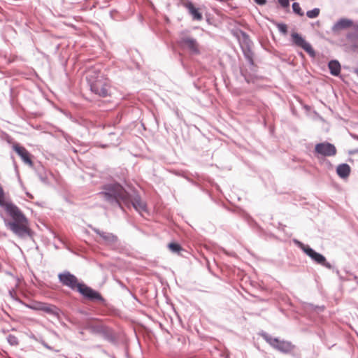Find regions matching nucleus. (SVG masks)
<instances>
[{
  "mask_svg": "<svg viewBox=\"0 0 358 358\" xmlns=\"http://www.w3.org/2000/svg\"><path fill=\"white\" fill-rule=\"evenodd\" d=\"M0 206L3 207L12 218V221L5 220V225L19 238L30 236L29 222L22 211L12 202L4 197L3 190L0 186Z\"/></svg>",
  "mask_w": 358,
  "mask_h": 358,
  "instance_id": "f257e3e1",
  "label": "nucleus"
},
{
  "mask_svg": "<svg viewBox=\"0 0 358 358\" xmlns=\"http://www.w3.org/2000/svg\"><path fill=\"white\" fill-rule=\"evenodd\" d=\"M86 78L92 92L101 96H108L109 91L108 81L98 70L95 69L89 70L87 72Z\"/></svg>",
  "mask_w": 358,
  "mask_h": 358,
  "instance_id": "f03ea898",
  "label": "nucleus"
},
{
  "mask_svg": "<svg viewBox=\"0 0 358 358\" xmlns=\"http://www.w3.org/2000/svg\"><path fill=\"white\" fill-rule=\"evenodd\" d=\"M103 199L111 204L120 206V203H129L128 193L119 184H109L104 187V192L101 194Z\"/></svg>",
  "mask_w": 358,
  "mask_h": 358,
  "instance_id": "7ed1b4c3",
  "label": "nucleus"
},
{
  "mask_svg": "<svg viewBox=\"0 0 358 358\" xmlns=\"http://www.w3.org/2000/svg\"><path fill=\"white\" fill-rule=\"evenodd\" d=\"M59 278L64 285L72 289L77 288L80 294L90 299H101V295L97 292L83 284L78 283L76 277L69 272L59 274Z\"/></svg>",
  "mask_w": 358,
  "mask_h": 358,
  "instance_id": "20e7f679",
  "label": "nucleus"
},
{
  "mask_svg": "<svg viewBox=\"0 0 358 358\" xmlns=\"http://www.w3.org/2000/svg\"><path fill=\"white\" fill-rule=\"evenodd\" d=\"M315 150L317 154L325 157H331L336 154V147L327 142L317 143L315 147Z\"/></svg>",
  "mask_w": 358,
  "mask_h": 358,
  "instance_id": "39448f33",
  "label": "nucleus"
},
{
  "mask_svg": "<svg viewBox=\"0 0 358 358\" xmlns=\"http://www.w3.org/2000/svg\"><path fill=\"white\" fill-rule=\"evenodd\" d=\"M179 43L182 48H187L192 53L198 54L199 52V44L196 41L187 35L181 36Z\"/></svg>",
  "mask_w": 358,
  "mask_h": 358,
  "instance_id": "423d86ee",
  "label": "nucleus"
},
{
  "mask_svg": "<svg viewBox=\"0 0 358 358\" xmlns=\"http://www.w3.org/2000/svg\"><path fill=\"white\" fill-rule=\"evenodd\" d=\"M292 38L293 43L299 47L303 48L309 55L314 56L315 52L312 48L310 44L308 43L301 35L297 33H293L292 34Z\"/></svg>",
  "mask_w": 358,
  "mask_h": 358,
  "instance_id": "0eeeda50",
  "label": "nucleus"
},
{
  "mask_svg": "<svg viewBox=\"0 0 358 358\" xmlns=\"http://www.w3.org/2000/svg\"><path fill=\"white\" fill-rule=\"evenodd\" d=\"M267 342L274 348L282 352H289L293 349L292 345L287 341H280L277 338H266Z\"/></svg>",
  "mask_w": 358,
  "mask_h": 358,
  "instance_id": "6e6552de",
  "label": "nucleus"
},
{
  "mask_svg": "<svg viewBox=\"0 0 358 358\" xmlns=\"http://www.w3.org/2000/svg\"><path fill=\"white\" fill-rule=\"evenodd\" d=\"M301 249L307 255H308L312 259H313L317 263L324 265L329 268L330 267V265L326 263V259L322 255L316 252L308 245H302Z\"/></svg>",
  "mask_w": 358,
  "mask_h": 358,
  "instance_id": "1a4fd4ad",
  "label": "nucleus"
},
{
  "mask_svg": "<svg viewBox=\"0 0 358 358\" xmlns=\"http://www.w3.org/2000/svg\"><path fill=\"white\" fill-rule=\"evenodd\" d=\"M352 24L353 22L351 20L346 18L340 19L332 27V31L334 34H338L340 31L350 27Z\"/></svg>",
  "mask_w": 358,
  "mask_h": 358,
  "instance_id": "9d476101",
  "label": "nucleus"
},
{
  "mask_svg": "<svg viewBox=\"0 0 358 358\" xmlns=\"http://www.w3.org/2000/svg\"><path fill=\"white\" fill-rule=\"evenodd\" d=\"M13 149L20 156L24 163L29 165H32V162L29 157V153L24 148L20 146L19 145H14Z\"/></svg>",
  "mask_w": 358,
  "mask_h": 358,
  "instance_id": "9b49d317",
  "label": "nucleus"
},
{
  "mask_svg": "<svg viewBox=\"0 0 358 358\" xmlns=\"http://www.w3.org/2000/svg\"><path fill=\"white\" fill-rule=\"evenodd\" d=\"M95 231L100 236V237L106 244H113L115 243L117 240V236H115L113 234L105 231H101L99 230H95Z\"/></svg>",
  "mask_w": 358,
  "mask_h": 358,
  "instance_id": "f8f14e48",
  "label": "nucleus"
},
{
  "mask_svg": "<svg viewBox=\"0 0 358 358\" xmlns=\"http://www.w3.org/2000/svg\"><path fill=\"white\" fill-rule=\"evenodd\" d=\"M183 6L189 10V13L193 16L194 19L198 20H201V14L194 6L192 2L187 1L183 3Z\"/></svg>",
  "mask_w": 358,
  "mask_h": 358,
  "instance_id": "ddd939ff",
  "label": "nucleus"
},
{
  "mask_svg": "<svg viewBox=\"0 0 358 358\" xmlns=\"http://www.w3.org/2000/svg\"><path fill=\"white\" fill-rule=\"evenodd\" d=\"M131 205L136 211L140 213L146 211V205L138 196L134 197L131 201Z\"/></svg>",
  "mask_w": 358,
  "mask_h": 358,
  "instance_id": "4468645a",
  "label": "nucleus"
},
{
  "mask_svg": "<svg viewBox=\"0 0 358 358\" xmlns=\"http://www.w3.org/2000/svg\"><path fill=\"white\" fill-rule=\"evenodd\" d=\"M336 173L341 178H345L350 175V167L347 164H340L336 169Z\"/></svg>",
  "mask_w": 358,
  "mask_h": 358,
  "instance_id": "2eb2a0df",
  "label": "nucleus"
},
{
  "mask_svg": "<svg viewBox=\"0 0 358 358\" xmlns=\"http://www.w3.org/2000/svg\"><path fill=\"white\" fill-rule=\"evenodd\" d=\"M330 72L334 76H338L341 71V65L338 62L332 60L329 63Z\"/></svg>",
  "mask_w": 358,
  "mask_h": 358,
  "instance_id": "dca6fc26",
  "label": "nucleus"
},
{
  "mask_svg": "<svg viewBox=\"0 0 358 358\" xmlns=\"http://www.w3.org/2000/svg\"><path fill=\"white\" fill-rule=\"evenodd\" d=\"M320 14V9L319 8H314L311 10H308L307 13H306V15L309 17V18H315L317 17Z\"/></svg>",
  "mask_w": 358,
  "mask_h": 358,
  "instance_id": "f3484780",
  "label": "nucleus"
},
{
  "mask_svg": "<svg viewBox=\"0 0 358 358\" xmlns=\"http://www.w3.org/2000/svg\"><path fill=\"white\" fill-rule=\"evenodd\" d=\"M292 9H293V11L298 14L300 16H303V12L302 11L299 4L298 3H294L292 4Z\"/></svg>",
  "mask_w": 358,
  "mask_h": 358,
  "instance_id": "a211bd4d",
  "label": "nucleus"
},
{
  "mask_svg": "<svg viewBox=\"0 0 358 358\" xmlns=\"http://www.w3.org/2000/svg\"><path fill=\"white\" fill-rule=\"evenodd\" d=\"M7 340H8V342L11 345H17L18 344V340H17V337H15L13 335H9L7 338Z\"/></svg>",
  "mask_w": 358,
  "mask_h": 358,
  "instance_id": "6ab92c4d",
  "label": "nucleus"
},
{
  "mask_svg": "<svg viewBox=\"0 0 358 358\" xmlns=\"http://www.w3.org/2000/svg\"><path fill=\"white\" fill-rule=\"evenodd\" d=\"M169 248L173 252H178L180 250V246L177 243H169Z\"/></svg>",
  "mask_w": 358,
  "mask_h": 358,
  "instance_id": "aec40b11",
  "label": "nucleus"
},
{
  "mask_svg": "<svg viewBox=\"0 0 358 358\" xmlns=\"http://www.w3.org/2000/svg\"><path fill=\"white\" fill-rule=\"evenodd\" d=\"M278 30H279L280 32L283 33V34H286V33H287V26H286L285 24H279L278 25Z\"/></svg>",
  "mask_w": 358,
  "mask_h": 358,
  "instance_id": "412c9836",
  "label": "nucleus"
},
{
  "mask_svg": "<svg viewBox=\"0 0 358 358\" xmlns=\"http://www.w3.org/2000/svg\"><path fill=\"white\" fill-rule=\"evenodd\" d=\"M279 3L283 7L287 8L289 5V0H278Z\"/></svg>",
  "mask_w": 358,
  "mask_h": 358,
  "instance_id": "4be33fe9",
  "label": "nucleus"
},
{
  "mask_svg": "<svg viewBox=\"0 0 358 358\" xmlns=\"http://www.w3.org/2000/svg\"><path fill=\"white\" fill-rule=\"evenodd\" d=\"M259 5H264L266 3V0H254Z\"/></svg>",
  "mask_w": 358,
  "mask_h": 358,
  "instance_id": "5701e85b",
  "label": "nucleus"
},
{
  "mask_svg": "<svg viewBox=\"0 0 358 358\" xmlns=\"http://www.w3.org/2000/svg\"><path fill=\"white\" fill-rule=\"evenodd\" d=\"M45 311L49 312L50 310V308L48 307H45L43 308Z\"/></svg>",
  "mask_w": 358,
  "mask_h": 358,
  "instance_id": "b1692460",
  "label": "nucleus"
},
{
  "mask_svg": "<svg viewBox=\"0 0 358 358\" xmlns=\"http://www.w3.org/2000/svg\"><path fill=\"white\" fill-rule=\"evenodd\" d=\"M27 194L29 198H33L32 195H31L30 194L27 193Z\"/></svg>",
  "mask_w": 358,
  "mask_h": 358,
  "instance_id": "393cba45",
  "label": "nucleus"
},
{
  "mask_svg": "<svg viewBox=\"0 0 358 358\" xmlns=\"http://www.w3.org/2000/svg\"><path fill=\"white\" fill-rule=\"evenodd\" d=\"M357 28H358V24H357Z\"/></svg>",
  "mask_w": 358,
  "mask_h": 358,
  "instance_id": "a878e982",
  "label": "nucleus"
}]
</instances>
